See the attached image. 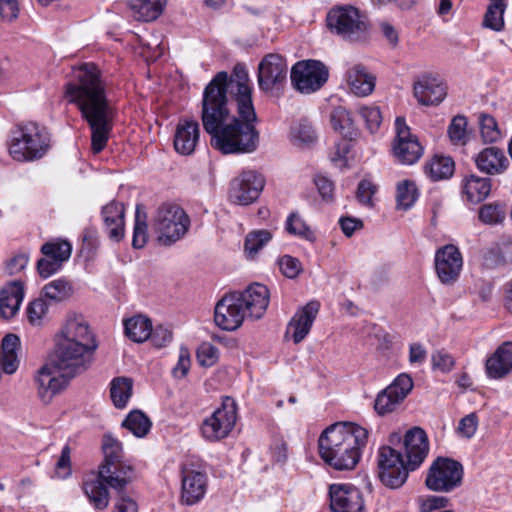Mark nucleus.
<instances>
[{"instance_id":"1","label":"nucleus","mask_w":512,"mask_h":512,"mask_svg":"<svg viewBox=\"0 0 512 512\" xmlns=\"http://www.w3.org/2000/svg\"><path fill=\"white\" fill-rule=\"evenodd\" d=\"M227 72H218L203 92L201 121L211 136V146L222 154L254 152L259 144V133L254 123L257 115L252 101V90L246 80L236 81L234 91L240 119L232 116L228 107L229 87Z\"/></svg>"},{"instance_id":"2","label":"nucleus","mask_w":512,"mask_h":512,"mask_svg":"<svg viewBox=\"0 0 512 512\" xmlns=\"http://www.w3.org/2000/svg\"><path fill=\"white\" fill-rule=\"evenodd\" d=\"M65 98L81 112L91 129V149L94 154L100 153L110 137L113 108L94 63H83L72 69L71 79L65 85Z\"/></svg>"},{"instance_id":"3","label":"nucleus","mask_w":512,"mask_h":512,"mask_svg":"<svg viewBox=\"0 0 512 512\" xmlns=\"http://www.w3.org/2000/svg\"><path fill=\"white\" fill-rule=\"evenodd\" d=\"M104 461L99 466L98 475L83 483V490L95 509L103 510L109 504V492L105 486L115 490L124 489L135 477L134 468L123 460L122 444L111 435L102 440Z\"/></svg>"},{"instance_id":"4","label":"nucleus","mask_w":512,"mask_h":512,"mask_svg":"<svg viewBox=\"0 0 512 512\" xmlns=\"http://www.w3.org/2000/svg\"><path fill=\"white\" fill-rule=\"evenodd\" d=\"M368 440L367 429L351 422L335 423L319 437V453L323 461L336 470L353 469L359 461L360 450Z\"/></svg>"},{"instance_id":"5","label":"nucleus","mask_w":512,"mask_h":512,"mask_svg":"<svg viewBox=\"0 0 512 512\" xmlns=\"http://www.w3.org/2000/svg\"><path fill=\"white\" fill-rule=\"evenodd\" d=\"M93 361L92 354H49L34 377L41 400L50 401L68 386L72 378L86 371Z\"/></svg>"},{"instance_id":"6","label":"nucleus","mask_w":512,"mask_h":512,"mask_svg":"<svg viewBox=\"0 0 512 512\" xmlns=\"http://www.w3.org/2000/svg\"><path fill=\"white\" fill-rule=\"evenodd\" d=\"M55 352H95L99 341L86 318L76 312L66 315L53 337Z\"/></svg>"},{"instance_id":"7","label":"nucleus","mask_w":512,"mask_h":512,"mask_svg":"<svg viewBox=\"0 0 512 512\" xmlns=\"http://www.w3.org/2000/svg\"><path fill=\"white\" fill-rule=\"evenodd\" d=\"M50 135L44 127L29 122L17 125L11 132L9 153L18 162L41 159L50 148Z\"/></svg>"},{"instance_id":"8","label":"nucleus","mask_w":512,"mask_h":512,"mask_svg":"<svg viewBox=\"0 0 512 512\" xmlns=\"http://www.w3.org/2000/svg\"><path fill=\"white\" fill-rule=\"evenodd\" d=\"M152 230L162 246H171L184 238L191 226V220L178 204L165 202L158 206L151 220Z\"/></svg>"},{"instance_id":"9","label":"nucleus","mask_w":512,"mask_h":512,"mask_svg":"<svg viewBox=\"0 0 512 512\" xmlns=\"http://www.w3.org/2000/svg\"><path fill=\"white\" fill-rule=\"evenodd\" d=\"M326 21L331 32L349 41L364 38L368 30L359 10L350 5L332 8L327 14Z\"/></svg>"},{"instance_id":"10","label":"nucleus","mask_w":512,"mask_h":512,"mask_svg":"<svg viewBox=\"0 0 512 512\" xmlns=\"http://www.w3.org/2000/svg\"><path fill=\"white\" fill-rule=\"evenodd\" d=\"M237 420V406L233 399L226 397L221 407L206 418L201 425L202 436L210 442L226 438Z\"/></svg>"},{"instance_id":"11","label":"nucleus","mask_w":512,"mask_h":512,"mask_svg":"<svg viewBox=\"0 0 512 512\" xmlns=\"http://www.w3.org/2000/svg\"><path fill=\"white\" fill-rule=\"evenodd\" d=\"M462 465L452 459L438 457L430 466L425 484L432 491L449 492L461 485Z\"/></svg>"},{"instance_id":"12","label":"nucleus","mask_w":512,"mask_h":512,"mask_svg":"<svg viewBox=\"0 0 512 512\" xmlns=\"http://www.w3.org/2000/svg\"><path fill=\"white\" fill-rule=\"evenodd\" d=\"M328 68L318 60L297 62L291 70V82L294 88L310 94L319 90L328 80Z\"/></svg>"},{"instance_id":"13","label":"nucleus","mask_w":512,"mask_h":512,"mask_svg":"<svg viewBox=\"0 0 512 512\" xmlns=\"http://www.w3.org/2000/svg\"><path fill=\"white\" fill-rule=\"evenodd\" d=\"M378 467L381 481L390 488L401 487L408 477V472L411 471L402 454L389 446L380 448Z\"/></svg>"},{"instance_id":"14","label":"nucleus","mask_w":512,"mask_h":512,"mask_svg":"<svg viewBox=\"0 0 512 512\" xmlns=\"http://www.w3.org/2000/svg\"><path fill=\"white\" fill-rule=\"evenodd\" d=\"M396 137L393 142V155L402 164L416 163L423 154L418 138L410 132L403 118L395 121Z\"/></svg>"},{"instance_id":"15","label":"nucleus","mask_w":512,"mask_h":512,"mask_svg":"<svg viewBox=\"0 0 512 512\" xmlns=\"http://www.w3.org/2000/svg\"><path fill=\"white\" fill-rule=\"evenodd\" d=\"M414 382L410 375L400 374L388 387L376 397L374 408L379 415L393 412L413 389Z\"/></svg>"},{"instance_id":"16","label":"nucleus","mask_w":512,"mask_h":512,"mask_svg":"<svg viewBox=\"0 0 512 512\" xmlns=\"http://www.w3.org/2000/svg\"><path fill=\"white\" fill-rule=\"evenodd\" d=\"M435 271L444 285L454 284L462 271L463 257L457 246L447 244L435 253Z\"/></svg>"},{"instance_id":"17","label":"nucleus","mask_w":512,"mask_h":512,"mask_svg":"<svg viewBox=\"0 0 512 512\" xmlns=\"http://www.w3.org/2000/svg\"><path fill=\"white\" fill-rule=\"evenodd\" d=\"M264 184V178L256 171H243L231 181L230 198L237 204L248 205L258 199Z\"/></svg>"},{"instance_id":"18","label":"nucleus","mask_w":512,"mask_h":512,"mask_svg":"<svg viewBox=\"0 0 512 512\" xmlns=\"http://www.w3.org/2000/svg\"><path fill=\"white\" fill-rule=\"evenodd\" d=\"M288 66L279 54L266 55L258 66V85L262 91L269 92L283 85L287 78Z\"/></svg>"},{"instance_id":"19","label":"nucleus","mask_w":512,"mask_h":512,"mask_svg":"<svg viewBox=\"0 0 512 512\" xmlns=\"http://www.w3.org/2000/svg\"><path fill=\"white\" fill-rule=\"evenodd\" d=\"M246 316L245 309L234 292L225 295L215 306L214 320L223 330H236L242 325Z\"/></svg>"},{"instance_id":"20","label":"nucleus","mask_w":512,"mask_h":512,"mask_svg":"<svg viewBox=\"0 0 512 512\" xmlns=\"http://www.w3.org/2000/svg\"><path fill=\"white\" fill-rule=\"evenodd\" d=\"M330 506L334 512H361L364 508L362 494L348 484H333L329 489Z\"/></svg>"},{"instance_id":"21","label":"nucleus","mask_w":512,"mask_h":512,"mask_svg":"<svg viewBox=\"0 0 512 512\" xmlns=\"http://www.w3.org/2000/svg\"><path fill=\"white\" fill-rule=\"evenodd\" d=\"M234 294L244 307L245 314L254 319L261 318L269 305V290L260 283L251 284L244 291Z\"/></svg>"},{"instance_id":"22","label":"nucleus","mask_w":512,"mask_h":512,"mask_svg":"<svg viewBox=\"0 0 512 512\" xmlns=\"http://www.w3.org/2000/svg\"><path fill=\"white\" fill-rule=\"evenodd\" d=\"M181 500L187 505L199 502L206 493V475L193 468V465L184 464L181 469Z\"/></svg>"},{"instance_id":"23","label":"nucleus","mask_w":512,"mask_h":512,"mask_svg":"<svg viewBox=\"0 0 512 512\" xmlns=\"http://www.w3.org/2000/svg\"><path fill=\"white\" fill-rule=\"evenodd\" d=\"M403 447L407 467L417 469L428 455L429 444L426 432L420 427H413L404 435Z\"/></svg>"},{"instance_id":"24","label":"nucleus","mask_w":512,"mask_h":512,"mask_svg":"<svg viewBox=\"0 0 512 512\" xmlns=\"http://www.w3.org/2000/svg\"><path fill=\"white\" fill-rule=\"evenodd\" d=\"M319 309L320 303L313 300L299 309L292 317L288 324L286 335L291 336L294 343L301 342L310 332Z\"/></svg>"},{"instance_id":"25","label":"nucleus","mask_w":512,"mask_h":512,"mask_svg":"<svg viewBox=\"0 0 512 512\" xmlns=\"http://www.w3.org/2000/svg\"><path fill=\"white\" fill-rule=\"evenodd\" d=\"M200 129L195 120H181L174 135V148L181 155H191L199 141Z\"/></svg>"},{"instance_id":"26","label":"nucleus","mask_w":512,"mask_h":512,"mask_svg":"<svg viewBox=\"0 0 512 512\" xmlns=\"http://www.w3.org/2000/svg\"><path fill=\"white\" fill-rule=\"evenodd\" d=\"M477 169L487 175L502 174L509 166V161L500 148L491 146L475 155Z\"/></svg>"},{"instance_id":"27","label":"nucleus","mask_w":512,"mask_h":512,"mask_svg":"<svg viewBox=\"0 0 512 512\" xmlns=\"http://www.w3.org/2000/svg\"><path fill=\"white\" fill-rule=\"evenodd\" d=\"M413 91L418 102L427 106L439 104L447 94L446 86L433 77H423L415 82Z\"/></svg>"},{"instance_id":"28","label":"nucleus","mask_w":512,"mask_h":512,"mask_svg":"<svg viewBox=\"0 0 512 512\" xmlns=\"http://www.w3.org/2000/svg\"><path fill=\"white\" fill-rule=\"evenodd\" d=\"M24 298V286L20 280L9 282L0 290V315L11 319L18 312Z\"/></svg>"},{"instance_id":"29","label":"nucleus","mask_w":512,"mask_h":512,"mask_svg":"<svg viewBox=\"0 0 512 512\" xmlns=\"http://www.w3.org/2000/svg\"><path fill=\"white\" fill-rule=\"evenodd\" d=\"M124 205L112 201L102 209V217L109 238L119 242L124 237Z\"/></svg>"},{"instance_id":"30","label":"nucleus","mask_w":512,"mask_h":512,"mask_svg":"<svg viewBox=\"0 0 512 512\" xmlns=\"http://www.w3.org/2000/svg\"><path fill=\"white\" fill-rule=\"evenodd\" d=\"M351 91L358 96H367L375 88V77L362 64H355L346 74Z\"/></svg>"},{"instance_id":"31","label":"nucleus","mask_w":512,"mask_h":512,"mask_svg":"<svg viewBox=\"0 0 512 512\" xmlns=\"http://www.w3.org/2000/svg\"><path fill=\"white\" fill-rule=\"evenodd\" d=\"M126 337L136 343H143L152 333V321L149 317L137 314L123 321Z\"/></svg>"},{"instance_id":"32","label":"nucleus","mask_w":512,"mask_h":512,"mask_svg":"<svg viewBox=\"0 0 512 512\" xmlns=\"http://www.w3.org/2000/svg\"><path fill=\"white\" fill-rule=\"evenodd\" d=\"M330 122L333 129L346 139L353 140L359 134L351 112L342 106L331 111Z\"/></svg>"},{"instance_id":"33","label":"nucleus","mask_w":512,"mask_h":512,"mask_svg":"<svg viewBox=\"0 0 512 512\" xmlns=\"http://www.w3.org/2000/svg\"><path fill=\"white\" fill-rule=\"evenodd\" d=\"M491 191V179L471 174L463 181V192L471 203L485 200Z\"/></svg>"},{"instance_id":"34","label":"nucleus","mask_w":512,"mask_h":512,"mask_svg":"<svg viewBox=\"0 0 512 512\" xmlns=\"http://www.w3.org/2000/svg\"><path fill=\"white\" fill-rule=\"evenodd\" d=\"M132 394L133 380L131 378L120 376L112 379L110 383V398L116 408H125Z\"/></svg>"},{"instance_id":"35","label":"nucleus","mask_w":512,"mask_h":512,"mask_svg":"<svg viewBox=\"0 0 512 512\" xmlns=\"http://www.w3.org/2000/svg\"><path fill=\"white\" fill-rule=\"evenodd\" d=\"M165 3V0H130L129 5L136 19L149 22L161 15Z\"/></svg>"},{"instance_id":"36","label":"nucleus","mask_w":512,"mask_h":512,"mask_svg":"<svg viewBox=\"0 0 512 512\" xmlns=\"http://www.w3.org/2000/svg\"><path fill=\"white\" fill-rule=\"evenodd\" d=\"M490 378L500 379L512 373V354H491L485 362Z\"/></svg>"},{"instance_id":"37","label":"nucleus","mask_w":512,"mask_h":512,"mask_svg":"<svg viewBox=\"0 0 512 512\" xmlns=\"http://www.w3.org/2000/svg\"><path fill=\"white\" fill-rule=\"evenodd\" d=\"M147 214L141 204L136 206L132 246L135 249L143 248L148 240Z\"/></svg>"},{"instance_id":"38","label":"nucleus","mask_w":512,"mask_h":512,"mask_svg":"<svg viewBox=\"0 0 512 512\" xmlns=\"http://www.w3.org/2000/svg\"><path fill=\"white\" fill-rule=\"evenodd\" d=\"M151 425L150 419L140 410L131 411L122 423L124 428L139 438L148 434Z\"/></svg>"},{"instance_id":"39","label":"nucleus","mask_w":512,"mask_h":512,"mask_svg":"<svg viewBox=\"0 0 512 512\" xmlns=\"http://www.w3.org/2000/svg\"><path fill=\"white\" fill-rule=\"evenodd\" d=\"M484 15L483 26L494 31H501L504 27L503 14L506 9V0H491Z\"/></svg>"},{"instance_id":"40","label":"nucleus","mask_w":512,"mask_h":512,"mask_svg":"<svg viewBox=\"0 0 512 512\" xmlns=\"http://www.w3.org/2000/svg\"><path fill=\"white\" fill-rule=\"evenodd\" d=\"M272 239L268 230H255L247 234L244 242V252L247 258L254 259L258 252Z\"/></svg>"},{"instance_id":"41","label":"nucleus","mask_w":512,"mask_h":512,"mask_svg":"<svg viewBox=\"0 0 512 512\" xmlns=\"http://www.w3.org/2000/svg\"><path fill=\"white\" fill-rule=\"evenodd\" d=\"M455 164L452 158L436 156L426 165V172L433 180L447 179L454 173Z\"/></svg>"},{"instance_id":"42","label":"nucleus","mask_w":512,"mask_h":512,"mask_svg":"<svg viewBox=\"0 0 512 512\" xmlns=\"http://www.w3.org/2000/svg\"><path fill=\"white\" fill-rule=\"evenodd\" d=\"M418 198V190L413 181L403 180L397 184V207L403 210L410 209Z\"/></svg>"},{"instance_id":"43","label":"nucleus","mask_w":512,"mask_h":512,"mask_svg":"<svg viewBox=\"0 0 512 512\" xmlns=\"http://www.w3.org/2000/svg\"><path fill=\"white\" fill-rule=\"evenodd\" d=\"M41 253L44 256L55 258L60 262H66L72 253V245L66 240H53L46 242L41 247Z\"/></svg>"},{"instance_id":"44","label":"nucleus","mask_w":512,"mask_h":512,"mask_svg":"<svg viewBox=\"0 0 512 512\" xmlns=\"http://www.w3.org/2000/svg\"><path fill=\"white\" fill-rule=\"evenodd\" d=\"M479 220L486 225H497L506 217L505 205L501 203H488L479 208Z\"/></svg>"},{"instance_id":"45","label":"nucleus","mask_w":512,"mask_h":512,"mask_svg":"<svg viewBox=\"0 0 512 512\" xmlns=\"http://www.w3.org/2000/svg\"><path fill=\"white\" fill-rule=\"evenodd\" d=\"M71 292V285L64 279L51 281L43 288L44 296L55 302H61L67 299L71 295Z\"/></svg>"},{"instance_id":"46","label":"nucleus","mask_w":512,"mask_h":512,"mask_svg":"<svg viewBox=\"0 0 512 512\" xmlns=\"http://www.w3.org/2000/svg\"><path fill=\"white\" fill-rule=\"evenodd\" d=\"M479 124L481 136L484 142L493 143L501 137L498 124L494 117L487 114H480Z\"/></svg>"},{"instance_id":"47","label":"nucleus","mask_w":512,"mask_h":512,"mask_svg":"<svg viewBox=\"0 0 512 512\" xmlns=\"http://www.w3.org/2000/svg\"><path fill=\"white\" fill-rule=\"evenodd\" d=\"M467 119L464 116H455L449 127L448 135L450 140L457 145H464L467 142Z\"/></svg>"},{"instance_id":"48","label":"nucleus","mask_w":512,"mask_h":512,"mask_svg":"<svg viewBox=\"0 0 512 512\" xmlns=\"http://www.w3.org/2000/svg\"><path fill=\"white\" fill-rule=\"evenodd\" d=\"M148 340L155 349H164L172 342L173 331L162 324L156 325V327H152V333Z\"/></svg>"},{"instance_id":"49","label":"nucleus","mask_w":512,"mask_h":512,"mask_svg":"<svg viewBox=\"0 0 512 512\" xmlns=\"http://www.w3.org/2000/svg\"><path fill=\"white\" fill-rule=\"evenodd\" d=\"M369 341L375 345L378 350L394 349L393 336L386 332L382 327L374 325L369 332Z\"/></svg>"},{"instance_id":"50","label":"nucleus","mask_w":512,"mask_h":512,"mask_svg":"<svg viewBox=\"0 0 512 512\" xmlns=\"http://www.w3.org/2000/svg\"><path fill=\"white\" fill-rule=\"evenodd\" d=\"M278 266L281 273L289 278L295 279L303 271V266L298 258L284 255L278 259Z\"/></svg>"},{"instance_id":"51","label":"nucleus","mask_w":512,"mask_h":512,"mask_svg":"<svg viewBox=\"0 0 512 512\" xmlns=\"http://www.w3.org/2000/svg\"><path fill=\"white\" fill-rule=\"evenodd\" d=\"M360 115L364 119L366 126L370 130V132L373 133L376 130H378V128L382 122L381 112L378 107H375V106L362 107L360 109Z\"/></svg>"},{"instance_id":"52","label":"nucleus","mask_w":512,"mask_h":512,"mask_svg":"<svg viewBox=\"0 0 512 512\" xmlns=\"http://www.w3.org/2000/svg\"><path fill=\"white\" fill-rule=\"evenodd\" d=\"M63 263L55 258L44 256L37 262V271L40 277L46 279L58 272Z\"/></svg>"},{"instance_id":"53","label":"nucleus","mask_w":512,"mask_h":512,"mask_svg":"<svg viewBox=\"0 0 512 512\" xmlns=\"http://www.w3.org/2000/svg\"><path fill=\"white\" fill-rule=\"evenodd\" d=\"M286 230L293 235L301 236L306 239L312 234L305 222L297 215L291 214L286 222Z\"/></svg>"},{"instance_id":"54","label":"nucleus","mask_w":512,"mask_h":512,"mask_svg":"<svg viewBox=\"0 0 512 512\" xmlns=\"http://www.w3.org/2000/svg\"><path fill=\"white\" fill-rule=\"evenodd\" d=\"M376 191L377 187L371 181L362 180L358 184L356 197L361 204L372 206V197Z\"/></svg>"},{"instance_id":"55","label":"nucleus","mask_w":512,"mask_h":512,"mask_svg":"<svg viewBox=\"0 0 512 512\" xmlns=\"http://www.w3.org/2000/svg\"><path fill=\"white\" fill-rule=\"evenodd\" d=\"M293 138L300 143L309 144L315 141L316 134L308 123H299L292 130Z\"/></svg>"},{"instance_id":"56","label":"nucleus","mask_w":512,"mask_h":512,"mask_svg":"<svg viewBox=\"0 0 512 512\" xmlns=\"http://www.w3.org/2000/svg\"><path fill=\"white\" fill-rule=\"evenodd\" d=\"M28 261V255L18 253L6 261L5 272L10 276L16 275L26 268Z\"/></svg>"},{"instance_id":"57","label":"nucleus","mask_w":512,"mask_h":512,"mask_svg":"<svg viewBox=\"0 0 512 512\" xmlns=\"http://www.w3.org/2000/svg\"><path fill=\"white\" fill-rule=\"evenodd\" d=\"M477 427L478 417L476 413H470L460 420L458 431L462 436L471 438L476 433Z\"/></svg>"},{"instance_id":"58","label":"nucleus","mask_w":512,"mask_h":512,"mask_svg":"<svg viewBox=\"0 0 512 512\" xmlns=\"http://www.w3.org/2000/svg\"><path fill=\"white\" fill-rule=\"evenodd\" d=\"M48 306L43 299H36L29 303L27 307V316L31 323H36L45 315Z\"/></svg>"},{"instance_id":"59","label":"nucleus","mask_w":512,"mask_h":512,"mask_svg":"<svg viewBox=\"0 0 512 512\" xmlns=\"http://www.w3.org/2000/svg\"><path fill=\"white\" fill-rule=\"evenodd\" d=\"M419 503L421 512H432L435 509L446 507L448 499L443 496L431 495L425 499H420Z\"/></svg>"},{"instance_id":"60","label":"nucleus","mask_w":512,"mask_h":512,"mask_svg":"<svg viewBox=\"0 0 512 512\" xmlns=\"http://www.w3.org/2000/svg\"><path fill=\"white\" fill-rule=\"evenodd\" d=\"M454 359L450 354H432V368L435 371L446 373L452 370Z\"/></svg>"},{"instance_id":"61","label":"nucleus","mask_w":512,"mask_h":512,"mask_svg":"<svg viewBox=\"0 0 512 512\" xmlns=\"http://www.w3.org/2000/svg\"><path fill=\"white\" fill-rule=\"evenodd\" d=\"M19 6L17 0H0V16L6 21H13L18 17Z\"/></svg>"},{"instance_id":"62","label":"nucleus","mask_w":512,"mask_h":512,"mask_svg":"<svg viewBox=\"0 0 512 512\" xmlns=\"http://www.w3.org/2000/svg\"><path fill=\"white\" fill-rule=\"evenodd\" d=\"M70 447L68 445L64 446L62 449L61 455L56 463L57 473L61 477H66L71 473V465H70Z\"/></svg>"},{"instance_id":"63","label":"nucleus","mask_w":512,"mask_h":512,"mask_svg":"<svg viewBox=\"0 0 512 512\" xmlns=\"http://www.w3.org/2000/svg\"><path fill=\"white\" fill-rule=\"evenodd\" d=\"M315 185L323 199H332L334 186L328 178L324 176H317L315 179Z\"/></svg>"},{"instance_id":"64","label":"nucleus","mask_w":512,"mask_h":512,"mask_svg":"<svg viewBox=\"0 0 512 512\" xmlns=\"http://www.w3.org/2000/svg\"><path fill=\"white\" fill-rule=\"evenodd\" d=\"M118 501L115 504V512H138L137 503L130 497L123 494V489Z\"/></svg>"}]
</instances>
